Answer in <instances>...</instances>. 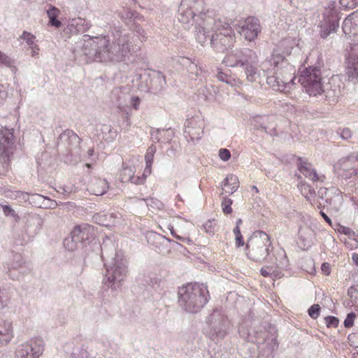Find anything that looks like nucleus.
I'll list each match as a JSON object with an SVG mask.
<instances>
[{
	"mask_svg": "<svg viewBox=\"0 0 358 358\" xmlns=\"http://www.w3.org/2000/svg\"><path fill=\"white\" fill-rule=\"evenodd\" d=\"M211 14L204 0H181L178 19L186 29L194 24L195 37L201 45L210 39L215 51L224 52L234 46L235 35L227 22L214 18Z\"/></svg>",
	"mask_w": 358,
	"mask_h": 358,
	"instance_id": "obj_1",
	"label": "nucleus"
},
{
	"mask_svg": "<svg viewBox=\"0 0 358 358\" xmlns=\"http://www.w3.org/2000/svg\"><path fill=\"white\" fill-rule=\"evenodd\" d=\"M134 52V34L115 28L110 36L84 35L73 49L75 57L87 61L124 62Z\"/></svg>",
	"mask_w": 358,
	"mask_h": 358,
	"instance_id": "obj_2",
	"label": "nucleus"
},
{
	"mask_svg": "<svg viewBox=\"0 0 358 358\" xmlns=\"http://www.w3.org/2000/svg\"><path fill=\"white\" fill-rule=\"evenodd\" d=\"M262 68L266 73L267 85L273 90L287 93L294 86L296 70L285 56L272 55L268 61L262 63Z\"/></svg>",
	"mask_w": 358,
	"mask_h": 358,
	"instance_id": "obj_3",
	"label": "nucleus"
},
{
	"mask_svg": "<svg viewBox=\"0 0 358 358\" xmlns=\"http://www.w3.org/2000/svg\"><path fill=\"white\" fill-rule=\"evenodd\" d=\"M178 295L180 306L189 313L200 311L209 299L207 286L197 282L188 283L179 287Z\"/></svg>",
	"mask_w": 358,
	"mask_h": 358,
	"instance_id": "obj_4",
	"label": "nucleus"
},
{
	"mask_svg": "<svg viewBox=\"0 0 358 358\" xmlns=\"http://www.w3.org/2000/svg\"><path fill=\"white\" fill-rule=\"evenodd\" d=\"M106 269L105 279L108 283V286L113 291H115L122 286V282L127 273V261L121 253L116 252L114 257L104 262Z\"/></svg>",
	"mask_w": 358,
	"mask_h": 358,
	"instance_id": "obj_5",
	"label": "nucleus"
},
{
	"mask_svg": "<svg viewBox=\"0 0 358 358\" xmlns=\"http://www.w3.org/2000/svg\"><path fill=\"white\" fill-rule=\"evenodd\" d=\"M271 248L269 236L263 231H255L247 242V256L254 262H262L268 256Z\"/></svg>",
	"mask_w": 358,
	"mask_h": 358,
	"instance_id": "obj_6",
	"label": "nucleus"
},
{
	"mask_svg": "<svg viewBox=\"0 0 358 358\" xmlns=\"http://www.w3.org/2000/svg\"><path fill=\"white\" fill-rule=\"evenodd\" d=\"M321 71L318 67L305 68L301 71L299 83L310 95L316 96L322 91Z\"/></svg>",
	"mask_w": 358,
	"mask_h": 358,
	"instance_id": "obj_7",
	"label": "nucleus"
},
{
	"mask_svg": "<svg viewBox=\"0 0 358 358\" xmlns=\"http://www.w3.org/2000/svg\"><path fill=\"white\" fill-rule=\"evenodd\" d=\"M3 269L13 280H21L31 271L30 264L20 253H12L3 264Z\"/></svg>",
	"mask_w": 358,
	"mask_h": 358,
	"instance_id": "obj_8",
	"label": "nucleus"
},
{
	"mask_svg": "<svg viewBox=\"0 0 358 358\" xmlns=\"http://www.w3.org/2000/svg\"><path fill=\"white\" fill-rule=\"evenodd\" d=\"M334 171L338 177L346 180L358 176V151L340 159L334 165Z\"/></svg>",
	"mask_w": 358,
	"mask_h": 358,
	"instance_id": "obj_9",
	"label": "nucleus"
},
{
	"mask_svg": "<svg viewBox=\"0 0 358 358\" xmlns=\"http://www.w3.org/2000/svg\"><path fill=\"white\" fill-rule=\"evenodd\" d=\"M44 347L43 338H31L17 346L15 358H39L44 351Z\"/></svg>",
	"mask_w": 358,
	"mask_h": 358,
	"instance_id": "obj_10",
	"label": "nucleus"
},
{
	"mask_svg": "<svg viewBox=\"0 0 358 358\" xmlns=\"http://www.w3.org/2000/svg\"><path fill=\"white\" fill-rule=\"evenodd\" d=\"M234 27L240 35L249 41L257 38L261 30L259 20L252 17H248L243 22L235 24Z\"/></svg>",
	"mask_w": 358,
	"mask_h": 358,
	"instance_id": "obj_11",
	"label": "nucleus"
},
{
	"mask_svg": "<svg viewBox=\"0 0 358 358\" xmlns=\"http://www.w3.org/2000/svg\"><path fill=\"white\" fill-rule=\"evenodd\" d=\"M204 125V120L201 116H194L187 119L185 123V137H189L192 141L201 139Z\"/></svg>",
	"mask_w": 358,
	"mask_h": 358,
	"instance_id": "obj_12",
	"label": "nucleus"
},
{
	"mask_svg": "<svg viewBox=\"0 0 358 358\" xmlns=\"http://www.w3.org/2000/svg\"><path fill=\"white\" fill-rule=\"evenodd\" d=\"M208 323L217 337L223 338L225 336L228 321L220 311L216 310L210 314Z\"/></svg>",
	"mask_w": 358,
	"mask_h": 358,
	"instance_id": "obj_13",
	"label": "nucleus"
},
{
	"mask_svg": "<svg viewBox=\"0 0 358 358\" xmlns=\"http://www.w3.org/2000/svg\"><path fill=\"white\" fill-rule=\"evenodd\" d=\"M74 237L77 238L83 247L91 243L95 237L94 227L88 224L76 226L71 231Z\"/></svg>",
	"mask_w": 358,
	"mask_h": 358,
	"instance_id": "obj_14",
	"label": "nucleus"
},
{
	"mask_svg": "<svg viewBox=\"0 0 358 358\" xmlns=\"http://www.w3.org/2000/svg\"><path fill=\"white\" fill-rule=\"evenodd\" d=\"M322 92L324 93L325 99L331 104H335L342 95L341 81L337 77H331Z\"/></svg>",
	"mask_w": 358,
	"mask_h": 358,
	"instance_id": "obj_15",
	"label": "nucleus"
},
{
	"mask_svg": "<svg viewBox=\"0 0 358 358\" xmlns=\"http://www.w3.org/2000/svg\"><path fill=\"white\" fill-rule=\"evenodd\" d=\"M346 73L348 80L358 83V44L354 45L347 59Z\"/></svg>",
	"mask_w": 358,
	"mask_h": 358,
	"instance_id": "obj_16",
	"label": "nucleus"
},
{
	"mask_svg": "<svg viewBox=\"0 0 358 358\" xmlns=\"http://www.w3.org/2000/svg\"><path fill=\"white\" fill-rule=\"evenodd\" d=\"M13 129L3 128L0 132V150L7 158L13 152Z\"/></svg>",
	"mask_w": 358,
	"mask_h": 358,
	"instance_id": "obj_17",
	"label": "nucleus"
},
{
	"mask_svg": "<svg viewBox=\"0 0 358 358\" xmlns=\"http://www.w3.org/2000/svg\"><path fill=\"white\" fill-rule=\"evenodd\" d=\"M298 169L304 177L313 182H324L325 181V176L318 173L313 166L307 162L301 161L298 165Z\"/></svg>",
	"mask_w": 358,
	"mask_h": 358,
	"instance_id": "obj_18",
	"label": "nucleus"
},
{
	"mask_svg": "<svg viewBox=\"0 0 358 358\" xmlns=\"http://www.w3.org/2000/svg\"><path fill=\"white\" fill-rule=\"evenodd\" d=\"M330 14L326 18L324 14V20L321 24L320 36L323 38H327L331 33L336 32L338 28V21L336 18V12L329 10Z\"/></svg>",
	"mask_w": 358,
	"mask_h": 358,
	"instance_id": "obj_19",
	"label": "nucleus"
},
{
	"mask_svg": "<svg viewBox=\"0 0 358 358\" xmlns=\"http://www.w3.org/2000/svg\"><path fill=\"white\" fill-rule=\"evenodd\" d=\"M258 348L259 349L258 358H273L274 352L278 348V343L276 338L269 336L266 337Z\"/></svg>",
	"mask_w": 358,
	"mask_h": 358,
	"instance_id": "obj_20",
	"label": "nucleus"
},
{
	"mask_svg": "<svg viewBox=\"0 0 358 358\" xmlns=\"http://www.w3.org/2000/svg\"><path fill=\"white\" fill-rule=\"evenodd\" d=\"M329 193H332V194L326 199L327 207L331 211L337 213L341 208L343 202L341 192L333 187L329 188Z\"/></svg>",
	"mask_w": 358,
	"mask_h": 358,
	"instance_id": "obj_21",
	"label": "nucleus"
},
{
	"mask_svg": "<svg viewBox=\"0 0 358 358\" xmlns=\"http://www.w3.org/2000/svg\"><path fill=\"white\" fill-rule=\"evenodd\" d=\"M13 338L12 322L0 319V347L7 345Z\"/></svg>",
	"mask_w": 358,
	"mask_h": 358,
	"instance_id": "obj_22",
	"label": "nucleus"
},
{
	"mask_svg": "<svg viewBox=\"0 0 358 358\" xmlns=\"http://www.w3.org/2000/svg\"><path fill=\"white\" fill-rule=\"evenodd\" d=\"M135 169L134 166L122 167L120 173V179L122 182H130L136 185L143 184L147 177L144 176H134Z\"/></svg>",
	"mask_w": 358,
	"mask_h": 358,
	"instance_id": "obj_23",
	"label": "nucleus"
},
{
	"mask_svg": "<svg viewBox=\"0 0 358 358\" xmlns=\"http://www.w3.org/2000/svg\"><path fill=\"white\" fill-rule=\"evenodd\" d=\"M92 24L91 22L84 18L78 17L69 20L66 29L72 34L87 31Z\"/></svg>",
	"mask_w": 358,
	"mask_h": 358,
	"instance_id": "obj_24",
	"label": "nucleus"
},
{
	"mask_svg": "<svg viewBox=\"0 0 358 358\" xmlns=\"http://www.w3.org/2000/svg\"><path fill=\"white\" fill-rule=\"evenodd\" d=\"M274 117L262 116L256 119L255 128L271 136L275 135V125L271 124Z\"/></svg>",
	"mask_w": 358,
	"mask_h": 358,
	"instance_id": "obj_25",
	"label": "nucleus"
},
{
	"mask_svg": "<svg viewBox=\"0 0 358 358\" xmlns=\"http://www.w3.org/2000/svg\"><path fill=\"white\" fill-rule=\"evenodd\" d=\"M238 54V66L242 69L250 64L258 63L255 52L249 48L239 49Z\"/></svg>",
	"mask_w": 358,
	"mask_h": 358,
	"instance_id": "obj_26",
	"label": "nucleus"
},
{
	"mask_svg": "<svg viewBox=\"0 0 358 358\" xmlns=\"http://www.w3.org/2000/svg\"><path fill=\"white\" fill-rule=\"evenodd\" d=\"M180 62L183 66H186L187 71L189 73L191 78L201 77L205 73V70L200 66L198 62H196L195 59L192 60L189 58L184 57L182 59Z\"/></svg>",
	"mask_w": 358,
	"mask_h": 358,
	"instance_id": "obj_27",
	"label": "nucleus"
},
{
	"mask_svg": "<svg viewBox=\"0 0 358 358\" xmlns=\"http://www.w3.org/2000/svg\"><path fill=\"white\" fill-rule=\"evenodd\" d=\"M296 45L297 43L294 38H285L278 43L272 55L278 53L280 55L285 56V59H287L286 57L290 55L292 50L296 48Z\"/></svg>",
	"mask_w": 358,
	"mask_h": 358,
	"instance_id": "obj_28",
	"label": "nucleus"
},
{
	"mask_svg": "<svg viewBox=\"0 0 358 358\" xmlns=\"http://www.w3.org/2000/svg\"><path fill=\"white\" fill-rule=\"evenodd\" d=\"M108 182L105 179L93 178L88 185V191L96 196L104 194L108 189Z\"/></svg>",
	"mask_w": 358,
	"mask_h": 358,
	"instance_id": "obj_29",
	"label": "nucleus"
},
{
	"mask_svg": "<svg viewBox=\"0 0 358 358\" xmlns=\"http://www.w3.org/2000/svg\"><path fill=\"white\" fill-rule=\"evenodd\" d=\"M20 38L25 41L26 44L29 45L31 50V55L33 57H38L39 55L40 48L36 43V37L33 34L27 31H23L20 36Z\"/></svg>",
	"mask_w": 358,
	"mask_h": 358,
	"instance_id": "obj_30",
	"label": "nucleus"
},
{
	"mask_svg": "<svg viewBox=\"0 0 358 358\" xmlns=\"http://www.w3.org/2000/svg\"><path fill=\"white\" fill-rule=\"evenodd\" d=\"M239 186L238 178L235 175H229L222 183V189L226 194H232L235 192Z\"/></svg>",
	"mask_w": 358,
	"mask_h": 358,
	"instance_id": "obj_31",
	"label": "nucleus"
},
{
	"mask_svg": "<svg viewBox=\"0 0 358 358\" xmlns=\"http://www.w3.org/2000/svg\"><path fill=\"white\" fill-rule=\"evenodd\" d=\"M258 63H252L243 69V75L250 83L259 82L261 76L257 69Z\"/></svg>",
	"mask_w": 358,
	"mask_h": 358,
	"instance_id": "obj_32",
	"label": "nucleus"
},
{
	"mask_svg": "<svg viewBox=\"0 0 358 358\" xmlns=\"http://www.w3.org/2000/svg\"><path fill=\"white\" fill-rule=\"evenodd\" d=\"M342 29L344 34L349 37L351 36H355L358 34L357 24L355 21H353L351 15H349L344 20Z\"/></svg>",
	"mask_w": 358,
	"mask_h": 358,
	"instance_id": "obj_33",
	"label": "nucleus"
},
{
	"mask_svg": "<svg viewBox=\"0 0 358 358\" xmlns=\"http://www.w3.org/2000/svg\"><path fill=\"white\" fill-rule=\"evenodd\" d=\"M217 78L220 81L224 82L231 87H240L242 85V80L240 78L227 74L221 71H218Z\"/></svg>",
	"mask_w": 358,
	"mask_h": 358,
	"instance_id": "obj_34",
	"label": "nucleus"
},
{
	"mask_svg": "<svg viewBox=\"0 0 358 358\" xmlns=\"http://www.w3.org/2000/svg\"><path fill=\"white\" fill-rule=\"evenodd\" d=\"M157 151V148L155 145L152 144L147 150L146 154L145 155V168L144 170V176L148 177L151 174L152 172V165L153 163L154 155Z\"/></svg>",
	"mask_w": 358,
	"mask_h": 358,
	"instance_id": "obj_35",
	"label": "nucleus"
},
{
	"mask_svg": "<svg viewBox=\"0 0 358 358\" xmlns=\"http://www.w3.org/2000/svg\"><path fill=\"white\" fill-rule=\"evenodd\" d=\"M313 231L308 227L299 229V237L303 243V246L308 248L313 243Z\"/></svg>",
	"mask_w": 358,
	"mask_h": 358,
	"instance_id": "obj_36",
	"label": "nucleus"
},
{
	"mask_svg": "<svg viewBox=\"0 0 358 358\" xmlns=\"http://www.w3.org/2000/svg\"><path fill=\"white\" fill-rule=\"evenodd\" d=\"M274 256L275 257L274 263L277 268L282 269L288 266V259L287 258L286 252L282 248L277 250L275 252Z\"/></svg>",
	"mask_w": 358,
	"mask_h": 358,
	"instance_id": "obj_37",
	"label": "nucleus"
},
{
	"mask_svg": "<svg viewBox=\"0 0 358 358\" xmlns=\"http://www.w3.org/2000/svg\"><path fill=\"white\" fill-rule=\"evenodd\" d=\"M43 224V220L37 215H31L28 217L27 221V230L29 231L33 227L35 229L33 231L34 234L39 232Z\"/></svg>",
	"mask_w": 358,
	"mask_h": 358,
	"instance_id": "obj_38",
	"label": "nucleus"
},
{
	"mask_svg": "<svg viewBox=\"0 0 358 358\" xmlns=\"http://www.w3.org/2000/svg\"><path fill=\"white\" fill-rule=\"evenodd\" d=\"M298 188L306 200L311 201L315 198V192L309 184L301 182L298 185Z\"/></svg>",
	"mask_w": 358,
	"mask_h": 358,
	"instance_id": "obj_39",
	"label": "nucleus"
},
{
	"mask_svg": "<svg viewBox=\"0 0 358 358\" xmlns=\"http://www.w3.org/2000/svg\"><path fill=\"white\" fill-rule=\"evenodd\" d=\"M64 246L69 251H74L83 247L78 239L74 237L72 232H71L69 237L64 240Z\"/></svg>",
	"mask_w": 358,
	"mask_h": 358,
	"instance_id": "obj_40",
	"label": "nucleus"
},
{
	"mask_svg": "<svg viewBox=\"0 0 358 358\" xmlns=\"http://www.w3.org/2000/svg\"><path fill=\"white\" fill-rule=\"evenodd\" d=\"M238 50L239 49L234 50L228 53L223 59L222 62L229 67L238 66Z\"/></svg>",
	"mask_w": 358,
	"mask_h": 358,
	"instance_id": "obj_41",
	"label": "nucleus"
},
{
	"mask_svg": "<svg viewBox=\"0 0 358 358\" xmlns=\"http://www.w3.org/2000/svg\"><path fill=\"white\" fill-rule=\"evenodd\" d=\"M60 11L58 8L55 6H50L48 10H47V15L49 17V23L51 26L55 27L56 28H59L61 27V22L57 19L59 15Z\"/></svg>",
	"mask_w": 358,
	"mask_h": 358,
	"instance_id": "obj_42",
	"label": "nucleus"
},
{
	"mask_svg": "<svg viewBox=\"0 0 358 358\" xmlns=\"http://www.w3.org/2000/svg\"><path fill=\"white\" fill-rule=\"evenodd\" d=\"M100 131L102 134V138L106 141H113L117 136V132L109 124H102Z\"/></svg>",
	"mask_w": 358,
	"mask_h": 358,
	"instance_id": "obj_43",
	"label": "nucleus"
},
{
	"mask_svg": "<svg viewBox=\"0 0 358 358\" xmlns=\"http://www.w3.org/2000/svg\"><path fill=\"white\" fill-rule=\"evenodd\" d=\"M127 96L126 87H115L111 92V99L117 105H120Z\"/></svg>",
	"mask_w": 358,
	"mask_h": 358,
	"instance_id": "obj_44",
	"label": "nucleus"
},
{
	"mask_svg": "<svg viewBox=\"0 0 358 358\" xmlns=\"http://www.w3.org/2000/svg\"><path fill=\"white\" fill-rule=\"evenodd\" d=\"M165 85V78L159 72L154 75V78L151 80V88L157 90H161Z\"/></svg>",
	"mask_w": 358,
	"mask_h": 358,
	"instance_id": "obj_45",
	"label": "nucleus"
},
{
	"mask_svg": "<svg viewBox=\"0 0 358 358\" xmlns=\"http://www.w3.org/2000/svg\"><path fill=\"white\" fill-rule=\"evenodd\" d=\"M99 218L104 217V220L100 222L101 224L104 226H114L116 224V219H118L117 215H114L113 213H107L99 216Z\"/></svg>",
	"mask_w": 358,
	"mask_h": 358,
	"instance_id": "obj_46",
	"label": "nucleus"
},
{
	"mask_svg": "<svg viewBox=\"0 0 358 358\" xmlns=\"http://www.w3.org/2000/svg\"><path fill=\"white\" fill-rule=\"evenodd\" d=\"M1 208H2V211H3V213L5 216L13 217L16 221L19 219V216L15 213L14 209H13L11 208L10 206H9V205H2Z\"/></svg>",
	"mask_w": 358,
	"mask_h": 358,
	"instance_id": "obj_47",
	"label": "nucleus"
},
{
	"mask_svg": "<svg viewBox=\"0 0 358 358\" xmlns=\"http://www.w3.org/2000/svg\"><path fill=\"white\" fill-rule=\"evenodd\" d=\"M165 133L163 129H153L150 132L151 139L154 143L164 142L162 136Z\"/></svg>",
	"mask_w": 358,
	"mask_h": 358,
	"instance_id": "obj_48",
	"label": "nucleus"
},
{
	"mask_svg": "<svg viewBox=\"0 0 358 358\" xmlns=\"http://www.w3.org/2000/svg\"><path fill=\"white\" fill-rule=\"evenodd\" d=\"M215 220H208L203 224V228L207 234L213 235L215 233Z\"/></svg>",
	"mask_w": 358,
	"mask_h": 358,
	"instance_id": "obj_49",
	"label": "nucleus"
},
{
	"mask_svg": "<svg viewBox=\"0 0 358 358\" xmlns=\"http://www.w3.org/2000/svg\"><path fill=\"white\" fill-rule=\"evenodd\" d=\"M341 6L345 8L354 9L358 6V0H340Z\"/></svg>",
	"mask_w": 358,
	"mask_h": 358,
	"instance_id": "obj_50",
	"label": "nucleus"
},
{
	"mask_svg": "<svg viewBox=\"0 0 358 358\" xmlns=\"http://www.w3.org/2000/svg\"><path fill=\"white\" fill-rule=\"evenodd\" d=\"M232 201L230 199L224 197L222 201V211L225 214H230L232 212Z\"/></svg>",
	"mask_w": 358,
	"mask_h": 358,
	"instance_id": "obj_51",
	"label": "nucleus"
},
{
	"mask_svg": "<svg viewBox=\"0 0 358 358\" xmlns=\"http://www.w3.org/2000/svg\"><path fill=\"white\" fill-rule=\"evenodd\" d=\"M13 63V62L10 57H8L4 52L0 51V66H5L9 67L11 66Z\"/></svg>",
	"mask_w": 358,
	"mask_h": 358,
	"instance_id": "obj_52",
	"label": "nucleus"
},
{
	"mask_svg": "<svg viewBox=\"0 0 358 358\" xmlns=\"http://www.w3.org/2000/svg\"><path fill=\"white\" fill-rule=\"evenodd\" d=\"M320 306L318 304H314L311 306L308 310V315L309 316L313 319H316L320 315Z\"/></svg>",
	"mask_w": 358,
	"mask_h": 358,
	"instance_id": "obj_53",
	"label": "nucleus"
},
{
	"mask_svg": "<svg viewBox=\"0 0 358 358\" xmlns=\"http://www.w3.org/2000/svg\"><path fill=\"white\" fill-rule=\"evenodd\" d=\"M236 236V245L237 247H241L244 245L243 237L241 235L240 227H235L233 230Z\"/></svg>",
	"mask_w": 358,
	"mask_h": 358,
	"instance_id": "obj_54",
	"label": "nucleus"
},
{
	"mask_svg": "<svg viewBox=\"0 0 358 358\" xmlns=\"http://www.w3.org/2000/svg\"><path fill=\"white\" fill-rule=\"evenodd\" d=\"M325 324L327 327H337L339 324V320L334 316H327L324 318Z\"/></svg>",
	"mask_w": 358,
	"mask_h": 358,
	"instance_id": "obj_55",
	"label": "nucleus"
},
{
	"mask_svg": "<svg viewBox=\"0 0 358 358\" xmlns=\"http://www.w3.org/2000/svg\"><path fill=\"white\" fill-rule=\"evenodd\" d=\"M8 301V296H7L6 289L0 287V310L7 306Z\"/></svg>",
	"mask_w": 358,
	"mask_h": 358,
	"instance_id": "obj_56",
	"label": "nucleus"
},
{
	"mask_svg": "<svg viewBox=\"0 0 358 358\" xmlns=\"http://www.w3.org/2000/svg\"><path fill=\"white\" fill-rule=\"evenodd\" d=\"M260 273L264 277H268L271 275L278 276V274L275 273V270L272 266H264L260 270Z\"/></svg>",
	"mask_w": 358,
	"mask_h": 358,
	"instance_id": "obj_57",
	"label": "nucleus"
},
{
	"mask_svg": "<svg viewBox=\"0 0 358 358\" xmlns=\"http://www.w3.org/2000/svg\"><path fill=\"white\" fill-rule=\"evenodd\" d=\"M134 31L137 34L139 40L141 41H144L147 38V34L143 28H142L140 25H136L134 27Z\"/></svg>",
	"mask_w": 358,
	"mask_h": 358,
	"instance_id": "obj_58",
	"label": "nucleus"
},
{
	"mask_svg": "<svg viewBox=\"0 0 358 358\" xmlns=\"http://www.w3.org/2000/svg\"><path fill=\"white\" fill-rule=\"evenodd\" d=\"M356 317V315L351 312L348 313L344 320V326L346 328L352 327L354 324V321Z\"/></svg>",
	"mask_w": 358,
	"mask_h": 358,
	"instance_id": "obj_59",
	"label": "nucleus"
},
{
	"mask_svg": "<svg viewBox=\"0 0 358 358\" xmlns=\"http://www.w3.org/2000/svg\"><path fill=\"white\" fill-rule=\"evenodd\" d=\"M218 155L220 159L224 162H227L231 158V152L226 148H221L219 150Z\"/></svg>",
	"mask_w": 358,
	"mask_h": 358,
	"instance_id": "obj_60",
	"label": "nucleus"
},
{
	"mask_svg": "<svg viewBox=\"0 0 358 358\" xmlns=\"http://www.w3.org/2000/svg\"><path fill=\"white\" fill-rule=\"evenodd\" d=\"M332 193H329V188L321 187L317 192L318 197L322 200H325L327 197L330 196Z\"/></svg>",
	"mask_w": 358,
	"mask_h": 358,
	"instance_id": "obj_61",
	"label": "nucleus"
},
{
	"mask_svg": "<svg viewBox=\"0 0 358 358\" xmlns=\"http://www.w3.org/2000/svg\"><path fill=\"white\" fill-rule=\"evenodd\" d=\"M238 332L240 336L245 340H248V341H253L252 338L250 337V333L245 329L243 326L239 328Z\"/></svg>",
	"mask_w": 358,
	"mask_h": 358,
	"instance_id": "obj_62",
	"label": "nucleus"
},
{
	"mask_svg": "<svg viewBox=\"0 0 358 358\" xmlns=\"http://www.w3.org/2000/svg\"><path fill=\"white\" fill-rule=\"evenodd\" d=\"M352 136V131L348 128H344L341 130V137L343 139L347 140L351 138Z\"/></svg>",
	"mask_w": 358,
	"mask_h": 358,
	"instance_id": "obj_63",
	"label": "nucleus"
},
{
	"mask_svg": "<svg viewBox=\"0 0 358 358\" xmlns=\"http://www.w3.org/2000/svg\"><path fill=\"white\" fill-rule=\"evenodd\" d=\"M140 103L141 100L138 96H132L131 98V104L135 110H138L139 108Z\"/></svg>",
	"mask_w": 358,
	"mask_h": 358,
	"instance_id": "obj_64",
	"label": "nucleus"
}]
</instances>
